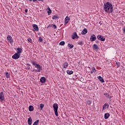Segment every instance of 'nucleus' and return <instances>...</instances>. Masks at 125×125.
<instances>
[{
    "mask_svg": "<svg viewBox=\"0 0 125 125\" xmlns=\"http://www.w3.org/2000/svg\"><path fill=\"white\" fill-rule=\"evenodd\" d=\"M104 8L106 13H112L113 12V5L109 2H107L104 4Z\"/></svg>",
    "mask_w": 125,
    "mask_h": 125,
    "instance_id": "1",
    "label": "nucleus"
},
{
    "mask_svg": "<svg viewBox=\"0 0 125 125\" xmlns=\"http://www.w3.org/2000/svg\"><path fill=\"white\" fill-rule=\"evenodd\" d=\"M53 107L54 108V111L55 115L58 117V104L55 103L53 104Z\"/></svg>",
    "mask_w": 125,
    "mask_h": 125,
    "instance_id": "2",
    "label": "nucleus"
},
{
    "mask_svg": "<svg viewBox=\"0 0 125 125\" xmlns=\"http://www.w3.org/2000/svg\"><path fill=\"white\" fill-rule=\"evenodd\" d=\"M98 40H99V41H101V42H105V38L103 37V36L101 35H99L97 37Z\"/></svg>",
    "mask_w": 125,
    "mask_h": 125,
    "instance_id": "3",
    "label": "nucleus"
},
{
    "mask_svg": "<svg viewBox=\"0 0 125 125\" xmlns=\"http://www.w3.org/2000/svg\"><path fill=\"white\" fill-rule=\"evenodd\" d=\"M7 40L8 42H10V43H13V39H12V37L10 35H8L7 37Z\"/></svg>",
    "mask_w": 125,
    "mask_h": 125,
    "instance_id": "4",
    "label": "nucleus"
},
{
    "mask_svg": "<svg viewBox=\"0 0 125 125\" xmlns=\"http://www.w3.org/2000/svg\"><path fill=\"white\" fill-rule=\"evenodd\" d=\"M13 59H15L16 60V59H19L20 58V54L16 53L14 55H13L12 57Z\"/></svg>",
    "mask_w": 125,
    "mask_h": 125,
    "instance_id": "5",
    "label": "nucleus"
},
{
    "mask_svg": "<svg viewBox=\"0 0 125 125\" xmlns=\"http://www.w3.org/2000/svg\"><path fill=\"white\" fill-rule=\"evenodd\" d=\"M4 94H3V92H1L0 93V102H2V101H4Z\"/></svg>",
    "mask_w": 125,
    "mask_h": 125,
    "instance_id": "6",
    "label": "nucleus"
},
{
    "mask_svg": "<svg viewBox=\"0 0 125 125\" xmlns=\"http://www.w3.org/2000/svg\"><path fill=\"white\" fill-rule=\"evenodd\" d=\"M71 38L72 39V40H75V39H79V36H78L77 32H74L73 33L71 36Z\"/></svg>",
    "mask_w": 125,
    "mask_h": 125,
    "instance_id": "7",
    "label": "nucleus"
},
{
    "mask_svg": "<svg viewBox=\"0 0 125 125\" xmlns=\"http://www.w3.org/2000/svg\"><path fill=\"white\" fill-rule=\"evenodd\" d=\"M90 40L91 42H94L96 41V36H95V35L93 34L90 36Z\"/></svg>",
    "mask_w": 125,
    "mask_h": 125,
    "instance_id": "8",
    "label": "nucleus"
},
{
    "mask_svg": "<svg viewBox=\"0 0 125 125\" xmlns=\"http://www.w3.org/2000/svg\"><path fill=\"white\" fill-rule=\"evenodd\" d=\"M108 108H109V104L106 103L103 106V111H104L106 108L108 109Z\"/></svg>",
    "mask_w": 125,
    "mask_h": 125,
    "instance_id": "9",
    "label": "nucleus"
},
{
    "mask_svg": "<svg viewBox=\"0 0 125 125\" xmlns=\"http://www.w3.org/2000/svg\"><path fill=\"white\" fill-rule=\"evenodd\" d=\"M32 27H33L34 31H39V27L38 26V25L37 24H33L32 25Z\"/></svg>",
    "mask_w": 125,
    "mask_h": 125,
    "instance_id": "10",
    "label": "nucleus"
},
{
    "mask_svg": "<svg viewBox=\"0 0 125 125\" xmlns=\"http://www.w3.org/2000/svg\"><path fill=\"white\" fill-rule=\"evenodd\" d=\"M69 21H70V18H69V17L66 16L64 20V25L68 24Z\"/></svg>",
    "mask_w": 125,
    "mask_h": 125,
    "instance_id": "11",
    "label": "nucleus"
},
{
    "mask_svg": "<svg viewBox=\"0 0 125 125\" xmlns=\"http://www.w3.org/2000/svg\"><path fill=\"white\" fill-rule=\"evenodd\" d=\"M40 82L42 83H43L46 82V79L44 77H42L40 79Z\"/></svg>",
    "mask_w": 125,
    "mask_h": 125,
    "instance_id": "12",
    "label": "nucleus"
},
{
    "mask_svg": "<svg viewBox=\"0 0 125 125\" xmlns=\"http://www.w3.org/2000/svg\"><path fill=\"white\" fill-rule=\"evenodd\" d=\"M35 68H37L39 71V72H41L42 70V66L40 65V64L37 65L35 67Z\"/></svg>",
    "mask_w": 125,
    "mask_h": 125,
    "instance_id": "13",
    "label": "nucleus"
},
{
    "mask_svg": "<svg viewBox=\"0 0 125 125\" xmlns=\"http://www.w3.org/2000/svg\"><path fill=\"white\" fill-rule=\"evenodd\" d=\"M33 123V120H32V117H29L28 118V125H31Z\"/></svg>",
    "mask_w": 125,
    "mask_h": 125,
    "instance_id": "14",
    "label": "nucleus"
},
{
    "mask_svg": "<svg viewBox=\"0 0 125 125\" xmlns=\"http://www.w3.org/2000/svg\"><path fill=\"white\" fill-rule=\"evenodd\" d=\"M62 66L64 69H66V68H67L68 66H69V63H68L67 62H65L63 63Z\"/></svg>",
    "mask_w": 125,
    "mask_h": 125,
    "instance_id": "15",
    "label": "nucleus"
},
{
    "mask_svg": "<svg viewBox=\"0 0 125 125\" xmlns=\"http://www.w3.org/2000/svg\"><path fill=\"white\" fill-rule=\"evenodd\" d=\"M99 48L98 46L96 45V44L93 45V49H94V50H97V49H99Z\"/></svg>",
    "mask_w": 125,
    "mask_h": 125,
    "instance_id": "16",
    "label": "nucleus"
},
{
    "mask_svg": "<svg viewBox=\"0 0 125 125\" xmlns=\"http://www.w3.org/2000/svg\"><path fill=\"white\" fill-rule=\"evenodd\" d=\"M17 53H18V54H20L21 53H22V49H21V48H17Z\"/></svg>",
    "mask_w": 125,
    "mask_h": 125,
    "instance_id": "17",
    "label": "nucleus"
},
{
    "mask_svg": "<svg viewBox=\"0 0 125 125\" xmlns=\"http://www.w3.org/2000/svg\"><path fill=\"white\" fill-rule=\"evenodd\" d=\"M49 27H52V28H53V29H56V28H57L56 25L54 24H49L47 28H48Z\"/></svg>",
    "mask_w": 125,
    "mask_h": 125,
    "instance_id": "18",
    "label": "nucleus"
},
{
    "mask_svg": "<svg viewBox=\"0 0 125 125\" xmlns=\"http://www.w3.org/2000/svg\"><path fill=\"white\" fill-rule=\"evenodd\" d=\"M87 33V29H86V28H84L81 33L82 35H85V34H86Z\"/></svg>",
    "mask_w": 125,
    "mask_h": 125,
    "instance_id": "19",
    "label": "nucleus"
},
{
    "mask_svg": "<svg viewBox=\"0 0 125 125\" xmlns=\"http://www.w3.org/2000/svg\"><path fill=\"white\" fill-rule=\"evenodd\" d=\"M98 80H99L100 82H101V83H104V79H103V78L101 77V76H98Z\"/></svg>",
    "mask_w": 125,
    "mask_h": 125,
    "instance_id": "20",
    "label": "nucleus"
},
{
    "mask_svg": "<svg viewBox=\"0 0 125 125\" xmlns=\"http://www.w3.org/2000/svg\"><path fill=\"white\" fill-rule=\"evenodd\" d=\"M109 117H110V114L106 113L104 114V119L105 120H107V119L109 118Z\"/></svg>",
    "mask_w": 125,
    "mask_h": 125,
    "instance_id": "21",
    "label": "nucleus"
},
{
    "mask_svg": "<svg viewBox=\"0 0 125 125\" xmlns=\"http://www.w3.org/2000/svg\"><path fill=\"white\" fill-rule=\"evenodd\" d=\"M28 109L30 112H33V111H34V106H33V105H30Z\"/></svg>",
    "mask_w": 125,
    "mask_h": 125,
    "instance_id": "22",
    "label": "nucleus"
},
{
    "mask_svg": "<svg viewBox=\"0 0 125 125\" xmlns=\"http://www.w3.org/2000/svg\"><path fill=\"white\" fill-rule=\"evenodd\" d=\"M96 73V69L94 67H92V70L91 71V74H95Z\"/></svg>",
    "mask_w": 125,
    "mask_h": 125,
    "instance_id": "23",
    "label": "nucleus"
},
{
    "mask_svg": "<svg viewBox=\"0 0 125 125\" xmlns=\"http://www.w3.org/2000/svg\"><path fill=\"white\" fill-rule=\"evenodd\" d=\"M66 73H67L68 75H72V74L74 73V71L68 70H67Z\"/></svg>",
    "mask_w": 125,
    "mask_h": 125,
    "instance_id": "24",
    "label": "nucleus"
},
{
    "mask_svg": "<svg viewBox=\"0 0 125 125\" xmlns=\"http://www.w3.org/2000/svg\"><path fill=\"white\" fill-rule=\"evenodd\" d=\"M78 44L79 45H83V41H80L78 42Z\"/></svg>",
    "mask_w": 125,
    "mask_h": 125,
    "instance_id": "25",
    "label": "nucleus"
},
{
    "mask_svg": "<svg viewBox=\"0 0 125 125\" xmlns=\"http://www.w3.org/2000/svg\"><path fill=\"white\" fill-rule=\"evenodd\" d=\"M68 46L70 49H72V48L74 47V45H73L72 44L68 43Z\"/></svg>",
    "mask_w": 125,
    "mask_h": 125,
    "instance_id": "26",
    "label": "nucleus"
},
{
    "mask_svg": "<svg viewBox=\"0 0 125 125\" xmlns=\"http://www.w3.org/2000/svg\"><path fill=\"white\" fill-rule=\"evenodd\" d=\"M32 65H33V66H34L35 67H36V66L37 65H38L39 64L37 63V62H35V61H32L31 62Z\"/></svg>",
    "mask_w": 125,
    "mask_h": 125,
    "instance_id": "27",
    "label": "nucleus"
},
{
    "mask_svg": "<svg viewBox=\"0 0 125 125\" xmlns=\"http://www.w3.org/2000/svg\"><path fill=\"white\" fill-rule=\"evenodd\" d=\"M40 123V120H37V121H36L33 125H39V123Z\"/></svg>",
    "mask_w": 125,
    "mask_h": 125,
    "instance_id": "28",
    "label": "nucleus"
},
{
    "mask_svg": "<svg viewBox=\"0 0 125 125\" xmlns=\"http://www.w3.org/2000/svg\"><path fill=\"white\" fill-rule=\"evenodd\" d=\"M5 74L6 75V78H7V79L10 78V76L9 75V74H8V72H5Z\"/></svg>",
    "mask_w": 125,
    "mask_h": 125,
    "instance_id": "29",
    "label": "nucleus"
},
{
    "mask_svg": "<svg viewBox=\"0 0 125 125\" xmlns=\"http://www.w3.org/2000/svg\"><path fill=\"white\" fill-rule=\"evenodd\" d=\"M40 107L41 110H42V109H43V107H44V104H40Z\"/></svg>",
    "mask_w": 125,
    "mask_h": 125,
    "instance_id": "30",
    "label": "nucleus"
},
{
    "mask_svg": "<svg viewBox=\"0 0 125 125\" xmlns=\"http://www.w3.org/2000/svg\"><path fill=\"white\" fill-rule=\"evenodd\" d=\"M47 9L49 11H48V15H49V14H50V13H51L52 12L51 10L50 9V8H49V7H47Z\"/></svg>",
    "mask_w": 125,
    "mask_h": 125,
    "instance_id": "31",
    "label": "nucleus"
},
{
    "mask_svg": "<svg viewBox=\"0 0 125 125\" xmlns=\"http://www.w3.org/2000/svg\"><path fill=\"white\" fill-rule=\"evenodd\" d=\"M59 44L60 45H64V44H65V42L62 41L60 42Z\"/></svg>",
    "mask_w": 125,
    "mask_h": 125,
    "instance_id": "32",
    "label": "nucleus"
},
{
    "mask_svg": "<svg viewBox=\"0 0 125 125\" xmlns=\"http://www.w3.org/2000/svg\"><path fill=\"white\" fill-rule=\"evenodd\" d=\"M27 41H28L29 42H30L31 43H33V40H32L31 39V38H28V39H27Z\"/></svg>",
    "mask_w": 125,
    "mask_h": 125,
    "instance_id": "33",
    "label": "nucleus"
},
{
    "mask_svg": "<svg viewBox=\"0 0 125 125\" xmlns=\"http://www.w3.org/2000/svg\"><path fill=\"white\" fill-rule=\"evenodd\" d=\"M39 42H42V38L41 37H39Z\"/></svg>",
    "mask_w": 125,
    "mask_h": 125,
    "instance_id": "34",
    "label": "nucleus"
},
{
    "mask_svg": "<svg viewBox=\"0 0 125 125\" xmlns=\"http://www.w3.org/2000/svg\"><path fill=\"white\" fill-rule=\"evenodd\" d=\"M87 105H90V104H91V101L88 100V101H87Z\"/></svg>",
    "mask_w": 125,
    "mask_h": 125,
    "instance_id": "35",
    "label": "nucleus"
},
{
    "mask_svg": "<svg viewBox=\"0 0 125 125\" xmlns=\"http://www.w3.org/2000/svg\"><path fill=\"white\" fill-rule=\"evenodd\" d=\"M57 18H58V17H57V16H54L53 17H52V19L53 20H56Z\"/></svg>",
    "mask_w": 125,
    "mask_h": 125,
    "instance_id": "36",
    "label": "nucleus"
},
{
    "mask_svg": "<svg viewBox=\"0 0 125 125\" xmlns=\"http://www.w3.org/2000/svg\"><path fill=\"white\" fill-rule=\"evenodd\" d=\"M104 95H105V96H106V97L109 98V94L106 93L104 94Z\"/></svg>",
    "mask_w": 125,
    "mask_h": 125,
    "instance_id": "37",
    "label": "nucleus"
},
{
    "mask_svg": "<svg viewBox=\"0 0 125 125\" xmlns=\"http://www.w3.org/2000/svg\"><path fill=\"white\" fill-rule=\"evenodd\" d=\"M96 43H99V41L98 40H96Z\"/></svg>",
    "mask_w": 125,
    "mask_h": 125,
    "instance_id": "38",
    "label": "nucleus"
},
{
    "mask_svg": "<svg viewBox=\"0 0 125 125\" xmlns=\"http://www.w3.org/2000/svg\"><path fill=\"white\" fill-rule=\"evenodd\" d=\"M25 12L26 13H27V12H28V9H26L25 10H24Z\"/></svg>",
    "mask_w": 125,
    "mask_h": 125,
    "instance_id": "39",
    "label": "nucleus"
},
{
    "mask_svg": "<svg viewBox=\"0 0 125 125\" xmlns=\"http://www.w3.org/2000/svg\"><path fill=\"white\" fill-rule=\"evenodd\" d=\"M35 72H36V73L39 72L38 69H37V70L36 69V70H35Z\"/></svg>",
    "mask_w": 125,
    "mask_h": 125,
    "instance_id": "40",
    "label": "nucleus"
},
{
    "mask_svg": "<svg viewBox=\"0 0 125 125\" xmlns=\"http://www.w3.org/2000/svg\"><path fill=\"white\" fill-rule=\"evenodd\" d=\"M116 65H117L118 67H120V66H119V63H118V62H116Z\"/></svg>",
    "mask_w": 125,
    "mask_h": 125,
    "instance_id": "41",
    "label": "nucleus"
},
{
    "mask_svg": "<svg viewBox=\"0 0 125 125\" xmlns=\"http://www.w3.org/2000/svg\"><path fill=\"white\" fill-rule=\"evenodd\" d=\"M80 80H81V81H83V78H81L80 79Z\"/></svg>",
    "mask_w": 125,
    "mask_h": 125,
    "instance_id": "42",
    "label": "nucleus"
},
{
    "mask_svg": "<svg viewBox=\"0 0 125 125\" xmlns=\"http://www.w3.org/2000/svg\"><path fill=\"white\" fill-rule=\"evenodd\" d=\"M39 1H43V0H38Z\"/></svg>",
    "mask_w": 125,
    "mask_h": 125,
    "instance_id": "43",
    "label": "nucleus"
},
{
    "mask_svg": "<svg viewBox=\"0 0 125 125\" xmlns=\"http://www.w3.org/2000/svg\"><path fill=\"white\" fill-rule=\"evenodd\" d=\"M37 0H33V1H34V2H35V1H37Z\"/></svg>",
    "mask_w": 125,
    "mask_h": 125,
    "instance_id": "44",
    "label": "nucleus"
},
{
    "mask_svg": "<svg viewBox=\"0 0 125 125\" xmlns=\"http://www.w3.org/2000/svg\"><path fill=\"white\" fill-rule=\"evenodd\" d=\"M28 66H31V64L27 63Z\"/></svg>",
    "mask_w": 125,
    "mask_h": 125,
    "instance_id": "45",
    "label": "nucleus"
},
{
    "mask_svg": "<svg viewBox=\"0 0 125 125\" xmlns=\"http://www.w3.org/2000/svg\"><path fill=\"white\" fill-rule=\"evenodd\" d=\"M108 98H109L110 99H111V98H112V97H111V96H109Z\"/></svg>",
    "mask_w": 125,
    "mask_h": 125,
    "instance_id": "46",
    "label": "nucleus"
},
{
    "mask_svg": "<svg viewBox=\"0 0 125 125\" xmlns=\"http://www.w3.org/2000/svg\"><path fill=\"white\" fill-rule=\"evenodd\" d=\"M99 24H100L101 25V24H102V23H101V21H100V22H99Z\"/></svg>",
    "mask_w": 125,
    "mask_h": 125,
    "instance_id": "47",
    "label": "nucleus"
},
{
    "mask_svg": "<svg viewBox=\"0 0 125 125\" xmlns=\"http://www.w3.org/2000/svg\"><path fill=\"white\" fill-rule=\"evenodd\" d=\"M29 0V1H32V0Z\"/></svg>",
    "mask_w": 125,
    "mask_h": 125,
    "instance_id": "48",
    "label": "nucleus"
}]
</instances>
